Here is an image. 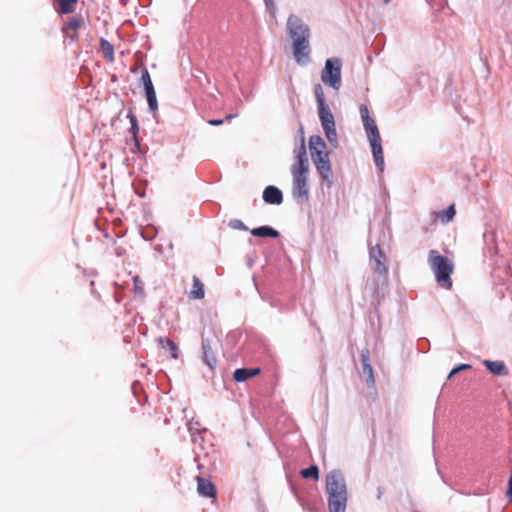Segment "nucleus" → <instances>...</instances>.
Segmentation results:
<instances>
[{
  "mask_svg": "<svg viewBox=\"0 0 512 512\" xmlns=\"http://www.w3.org/2000/svg\"><path fill=\"white\" fill-rule=\"evenodd\" d=\"M76 2L77 0H58L59 12L62 14L72 13Z\"/></svg>",
  "mask_w": 512,
  "mask_h": 512,
  "instance_id": "obj_20",
  "label": "nucleus"
},
{
  "mask_svg": "<svg viewBox=\"0 0 512 512\" xmlns=\"http://www.w3.org/2000/svg\"><path fill=\"white\" fill-rule=\"evenodd\" d=\"M297 161L291 166L292 196L294 200L303 204L309 200V161L307 158L304 138H301L300 146L295 150Z\"/></svg>",
  "mask_w": 512,
  "mask_h": 512,
  "instance_id": "obj_2",
  "label": "nucleus"
},
{
  "mask_svg": "<svg viewBox=\"0 0 512 512\" xmlns=\"http://www.w3.org/2000/svg\"><path fill=\"white\" fill-rule=\"evenodd\" d=\"M326 493L343 494L348 493L347 484L343 473L340 470H332L326 475Z\"/></svg>",
  "mask_w": 512,
  "mask_h": 512,
  "instance_id": "obj_8",
  "label": "nucleus"
},
{
  "mask_svg": "<svg viewBox=\"0 0 512 512\" xmlns=\"http://www.w3.org/2000/svg\"><path fill=\"white\" fill-rule=\"evenodd\" d=\"M301 476L303 478H312L314 480H318L319 478V469L316 465H311L310 467L303 469L301 471Z\"/></svg>",
  "mask_w": 512,
  "mask_h": 512,
  "instance_id": "obj_23",
  "label": "nucleus"
},
{
  "mask_svg": "<svg viewBox=\"0 0 512 512\" xmlns=\"http://www.w3.org/2000/svg\"><path fill=\"white\" fill-rule=\"evenodd\" d=\"M202 352L203 361L210 368L214 369L217 364V359L212 351L210 341L202 336Z\"/></svg>",
  "mask_w": 512,
  "mask_h": 512,
  "instance_id": "obj_12",
  "label": "nucleus"
},
{
  "mask_svg": "<svg viewBox=\"0 0 512 512\" xmlns=\"http://www.w3.org/2000/svg\"><path fill=\"white\" fill-rule=\"evenodd\" d=\"M342 61L340 58H329L325 61L324 69L321 72V81L338 91L341 87Z\"/></svg>",
  "mask_w": 512,
  "mask_h": 512,
  "instance_id": "obj_6",
  "label": "nucleus"
},
{
  "mask_svg": "<svg viewBox=\"0 0 512 512\" xmlns=\"http://www.w3.org/2000/svg\"><path fill=\"white\" fill-rule=\"evenodd\" d=\"M259 369L256 368V369H248V376L249 378L253 377L254 375L258 374L259 373Z\"/></svg>",
  "mask_w": 512,
  "mask_h": 512,
  "instance_id": "obj_34",
  "label": "nucleus"
},
{
  "mask_svg": "<svg viewBox=\"0 0 512 512\" xmlns=\"http://www.w3.org/2000/svg\"><path fill=\"white\" fill-rule=\"evenodd\" d=\"M428 263L433 271L437 283L444 289H451V274L454 269L453 263L442 256L437 250H430L428 254Z\"/></svg>",
  "mask_w": 512,
  "mask_h": 512,
  "instance_id": "obj_5",
  "label": "nucleus"
},
{
  "mask_svg": "<svg viewBox=\"0 0 512 512\" xmlns=\"http://www.w3.org/2000/svg\"><path fill=\"white\" fill-rule=\"evenodd\" d=\"M360 116L366 131L376 167L380 172L384 171V157L381 145V137L376 122L369 115V109L365 104L360 105Z\"/></svg>",
  "mask_w": 512,
  "mask_h": 512,
  "instance_id": "obj_4",
  "label": "nucleus"
},
{
  "mask_svg": "<svg viewBox=\"0 0 512 512\" xmlns=\"http://www.w3.org/2000/svg\"><path fill=\"white\" fill-rule=\"evenodd\" d=\"M385 4H388L391 0H383Z\"/></svg>",
  "mask_w": 512,
  "mask_h": 512,
  "instance_id": "obj_37",
  "label": "nucleus"
},
{
  "mask_svg": "<svg viewBox=\"0 0 512 512\" xmlns=\"http://www.w3.org/2000/svg\"><path fill=\"white\" fill-rule=\"evenodd\" d=\"M363 368V373L367 376V384L371 387H373L375 385V379H374V374H373V368L371 366V364H365L364 366H362Z\"/></svg>",
  "mask_w": 512,
  "mask_h": 512,
  "instance_id": "obj_26",
  "label": "nucleus"
},
{
  "mask_svg": "<svg viewBox=\"0 0 512 512\" xmlns=\"http://www.w3.org/2000/svg\"><path fill=\"white\" fill-rule=\"evenodd\" d=\"M228 226L235 230L247 231L248 227L239 219H231Z\"/></svg>",
  "mask_w": 512,
  "mask_h": 512,
  "instance_id": "obj_29",
  "label": "nucleus"
},
{
  "mask_svg": "<svg viewBox=\"0 0 512 512\" xmlns=\"http://www.w3.org/2000/svg\"><path fill=\"white\" fill-rule=\"evenodd\" d=\"M128 117L130 119L132 133L134 136H136V133L139 129L137 118L133 114H129Z\"/></svg>",
  "mask_w": 512,
  "mask_h": 512,
  "instance_id": "obj_31",
  "label": "nucleus"
},
{
  "mask_svg": "<svg viewBox=\"0 0 512 512\" xmlns=\"http://www.w3.org/2000/svg\"><path fill=\"white\" fill-rule=\"evenodd\" d=\"M484 365L492 374L501 376L508 373L507 368L502 361L485 360Z\"/></svg>",
  "mask_w": 512,
  "mask_h": 512,
  "instance_id": "obj_14",
  "label": "nucleus"
},
{
  "mask_svg": "<svg viewBox=\"0 0 512 512\" xmlns=\"http://www.w3.org/2000/svg\"><path fill=\"white\" fill-rule=\"evenodd\" d=\"M319 119L328 142L333 146H338V136L336 132L334 116L329 106L318 108Z\"/></svg>",
  "mask_w": 512,
  "mask_h": 512,
  "instance_id": "obj_7",
  "label": "nucleus"
},
{
  "mask_svg": "<svg viewBox=\"0 0 512 512\" xmlns=\"http://www.w3.org/2000/svg\"><path fill=\"white\" fill-rule=\"evenodd\" d=\"M471 366L469 364H460L459 366L453 368L449 375H448V379L452 378L455 374L459 373L460 371L462 370H467V369H470Z\"/></svg>",
  "mask_w": 512,
  "mask_h": 512,
  "instance_id": "obj_30",
  "label": "nucleus"
},
{
  "mask_svg": "<svg viewBox=\"0 0 512 512\" xmlns=\"http://www.w3.org/2000/svg\"><path fill=\"white\" fill-rule=\"evenodd\" d=\"M70 38H71L72 40H75V39L77 38V34H76V33H74V34L70 35Z\"/></svg>",
  "mask_w": 512,
  "mask_h": 512,
  "instance_id": "obj_36",
  "label": "nucleus"
},
{
  "mask_svg": "<svg viewBox=\"0 0 512 512\" xmlns=\"http://www.w3.org/2000/svg\"><path fill=\"white\" fill-rule=\"evenodd\" d=\"M233 378L236 382H243L249 379L248 369L239 368L234 371Z\"/></svg>",
  "mask_w": 512,
  "mask_h": 512,
  "instance_id": "obj_27",
  "label": "nucleus"
},
{
  "mask_svg": "<svg viewBox=\"0 0 512 512\" xmlns=\"http://www.w3.org/2000/svg\"><path fill=\"white\" fill-rule=\"evenodd\" d=\"M361 362L362 366L365 364H370V351L368 349H363L361 351Z\"/></svg>",
  "mask_w": 512,
  "mask_h": 512,
  "instance_id": "obj_32",
  "label": "nucleus"
},
{
  "mask_svg": "<svg viewBox=\"0 0 512 512\" xmlns=\"http://www.w3.org/2000/svg\"><path fill=\"white\" fill-rule=\"evenodd\" d=\"M145 94H146L149 110L151 112H156L158 110V102H157L155 90L145 92Z\"/></svg>",
  "mask_w": 512,
  "mask_h": 512,
  "instance_id": "obj_24",
  "label": "nucleus"
},
{
  "mask_svg": "<svg viewBox=\"0 0 512 512\" xmlns=\"http://www.w3.org/2000/svg\"><path fill=\"white\" fill-rule=\"evenodd\" d=\"M84 21L82 17H73L69 20V22L63 27V32L68 34L69 30L76 31L83 25Z\"/></svg>",
  "mask_w": 512,
  "mask_h": 512,
  "instance_id": "obj_21",
  "label": "nucleus"
},
{
  "mask_svg": "<svg viewBox=\"0 0 512 512\" xmlns=\"http://www.w3.org/2000/svg\"><path fill=\"white\" fill-rule=\"evenodd\" d=\"M189 296L192 299H203L205 296L204 285L196 276L193 277V287Z\"/></svg>",
  "mask_w": 512,
  "mask_h": 512,
  "instance_id": "obj_16",
  "label": "nucleus"
},
{
  "mask_svg": "<svg viewBox=\"0 0 512 512\" xmlns=\"http://www.w3.org/2000/svg\"><path fill=\"white\" fill-rule=\"evenodd\" d=\"M314 94L317 102V107H325L328 106L325 100V95L323 92V88L320 84H316L314 87Z\"/></svg>",
  "mask_w": 512,
  "mask_h": 512,
  "instance_id": "obj_22",
  "label": "nucleus"
},
{
  "mask_svg": "<svg viewBox=\"0 0 512 512\" xmlns=\"http://www.w3.org/2000/svg\"><path fill=\"white\" fill-rule=\"evenodd\" d=\"M158 342H159V345L161 346V348L170 352V355L173 359L178 358V354H177L178 347L172 340H170L169 338L160 337L158 339Z\"/></svg>",
  "mask_w": 512,
  "mask_h": 512,
  "instance_id": "obj_17",
  "label": "nucleus"
},
{
  "mask_svg": "<svg viewBox=\"0 0 512 512\" xmlns=\"http://www.w3.org/2000/svg\"><path fill=\"white\" fill-rule=\"evenodd\" d=\"M370 260L374 263V270L379 275H386L388 270L385 265V255L381 250L379 244L371 246L369 249Z\"/></svg>",
  "mask_w": 512,
  "mask_h": 512,
  "instance_id": "obj_9",
  "label": "nucleus"
},
{
  "mask_svg": "<svg viewBox=\"0 0 512 512\" xmlns=\"http://www.w3.org/2000/svg\"><path fill=\"white\" fill-rule=\"evenodd\" d=\"M263 1H264L265 8H266L267 12L273 19H275L276 13H277V6H276L275 0H263Z\"/></svg>",
  "mask_w": 512,
  "mask_h": 512,
  "instance_id": "obj_28",
  "label": "nucleus"
},
{
  "mask_svg": "<svg viewBox=\"0 0 512 512\" xmlns=\"http://www.w3.org/2000/svg\"><path fill=\"white\" fill-rule=\"evenodd\" d=\"M237 115L236 114H229L226 116V120H231L232 118L236 117Z\"/></svg>",
  "mask_w": 512,
  "mask_h": 512,
  "instance_id": "obj_35",
  "label": "nucleus"
},
{
  "mask_svg": "<svg viewBox=\"0 0 512 512\" xmlns=\"http://www.w3.org/2000/svg\"><path fill=\"white\" fill-rule=\"evenodd\" d=\"M251 234L256 237L277 238L279 236V232L270 226H260L253 228L251 230Z\"/></svg>",
  "mask_w": 512,
  "mask_h": 512,
  "instance_id": "obj_15",
  "label": "nucleus"
},
{
  "mask_svg": "<svg viewBox=\"0 0 512 512\" xmlns=\"http://www.w3.org/2000/svg\"><path fill=\"white\" fill-rule=\"evenodd\" d=\"M311 159L322 181L328 188L333 186V171L326 150V143L319 135H313L309 139Z\"/></svg>",
  "mask_w": 512,
  "mask_h": 512,
  "instance_id": "obj_3",
  "label": "nucleus"
},
{
  "mask_svg": "<svg viewBox=\"0 0 512 512\" xmlns=\"http://www.w3.org/2000/svg\"><path fill=\"white\" fill-rule=\"evenodd\" d=\"M455 207L454 205H450L447 209L437 212V217L443 222H450L455 216Z\"/></svg>",
  "mask_w": 512,
  "mask_h": 512,
  "instance_id": "obj_19",
  "label": "nucleus"
},
{
  "mask_svg": "<svg viewBox=\"0 0 512 512\" xmlns=\"http://www.w3.org/2000/svg\"><path fill=\"white\" fill-rule=\"evenodd\" d=\"M197 491L204 497H215L216 495L212 482L200 476L197 477Z\"/></svg>",
  "mask_w": 512,
  "mask_h": 512,
  "instance_id": "obj_13",
  "label": "nucleus"
},
{
  "mask_svg": "<svg viewBox=\"0 0 512 512\" xmlns=\"http://www.w3.org/2000/svg\"><path fill=\"white\" fill-rule=\"evenodd\" d=\"M141 81L143 82L145 92L155 90L152 80H151V77H150V74L147 69H144L142 71Z\"/></svg>",
  "mask_w": 512,
  "mask_h": 512,
  "instance_id": "obj_25",
  "label": "nucleus"
},
{
  "mask_svg": "<svg viewBox=\"0 0 512 512\" xmlns=\"http://www.w3.org/2000/svg\"><path fill=\"white\" fill-rule=\"evenodd\" d=\"M263 200L268 204L280 205L283 202V194L279 188L270 185L263 191Z\"/></svg>",
  "mask_w": 512,
  "mask_h": 512,
  "instance_id": "obj_11",
  "label": "nucleus"
},
{
  "mask_svg": "<svg viewBox=\"0 0 512 512\" xmlns=\"http://www.w3.org/2000/svg\"><path fill=\"white\" fill-rule=\"evenodd\" d=\"M330 512H345L348 502V493H326Z\"/></svg>",
  "mask_w": 512,
  "mask_h": 512,
  "instance_id": "obj_10",
  "label": "nucleus"
},
{
  "mask_svg": "<svg viewBox=\"0 0 512 512\" xmlns=\"http://www.w3.org/2000/svg\"><path fill=\"white\" fill-rule=\"evenodd\" d=\"M286 30L292 40V51L295 61L299 65H306L310 61V28L302 18L290 14L286 22Z\"/></svg>",
  "mask_w": 512,
  "mask_h": 512,
  "instance_id": "obj_1",
  "label": "nucleus"
},
{
  "mask_svg": "<svg viewBox=\"0 0 512 512\" xmlns=\"http://www.w3.org/2000/svg\"><path fill=\"white\" fill-rule=\"evenodd\" d=\"M100 48L103 52L104 57L112 61L114 59V49L113 46L109 41H107L105 38H100Z\"/></svg>",
  "mask_w": 512,
  "mask_h": 512,
  "instance_id": "obj_18",
  "label": "nucleus"
},
{
  "mask_svg": "<svg viewBox=\"0 0 512 512\" xmlns=\"http://www.w3.org/2000/svg\"><path fill=\"white\" fill-rule=\"evenodd\" d=\"M210 125L212 126H218V125H221L224 123V120L223 119H212V120H209L208 122Z\"/></svg>",
  "mask_w": 512,
  "mask_h": 512,
  "instance_id": "obj_33",
  "label": "nucleus"
},
{
  "mask_svg": "<svg viewBox=\"0 0 512 512\" xmlns=\"http://www.w3.org/2000/svg\"><path fill=\"white\" fill-rule=\"evenodd\" d=\"M380 497H381V491L379 490V492H378V498H380Z\"/></svg>",
  "mask_w": 512,
  "mask_h": 512,
  "instance_id": "obj_38",
  "label": "nucleus"
}]
</instances>
